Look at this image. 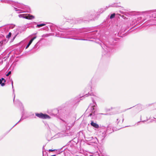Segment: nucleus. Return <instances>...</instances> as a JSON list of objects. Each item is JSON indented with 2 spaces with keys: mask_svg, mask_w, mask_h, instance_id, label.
Segmentation results:
<instances>
[{
  "mask_svg": "<svg viewBox=\"0 0 156 156\" xmlns=\"http://www.w3.org/2000/svg\"><path fill=\"white\" fill-rule=\"evenodd\" d=\"M15 27V26L14 25H11L9 26V28H10L13 29Z\"/></svg>",
  "mask_w": 156,
  "mask_h": 156,
  "instance_id": "17",
  "label": "nucleus"
},
{
  "mask_svg": "<svg viewBox=\"0 0 156 156\" xmlns=\"http://www.w3.org/2000/svg\"><path fill=\"white\" fill-rule=\"evenodd\" d=\"M1 42H0V44H1Z\"/></svg>",
  "mask_w": 156,
  "mask_h": 156,
  "instance_id": "30",
  "label": "nucleus"
},
{
  "mask_svg": "<svg viewBox=\"0 0 156 156\" xmlns=\"http://www.w3.org/2000/svg\"><path fill=\"white\" fill-rule=\"evenodd\" d=\"M32 42L31 41H30L29 42L28 44L26 46V49H27V48H28L29 47V46L30 45V44L32 43Z\"/></svg>",
  "mask_w": 156,
  "mask_h": 156,
  "instance_id": "11",
  "label": "nucleus"
},
{
  "mask_svg": "<svg viewBox=\"0 0 156 156\" xmlns=\"http://www.w3.org/2000/svg\"><path fill=\"white\" fill-rule=\"evenodd\" d=\"M107 8L101 9L98 10V13H102L103 12L105 11Z\"/></svg>",
  "mask_w": 156,
  "mask_h": 156,
  "instance_id": "8",
  "label": "nucleus"
},
{
  "mask_svg": "<svg viewBox=\"0 0 156 156\" xmlns=\"http://www.w3.org/2000/svg\"><path fill=\"white\" fill-rule=\"evenodd\" d=\"M5 83L4 82V83H2L1 84V86L2 87H3L5 85Z\"/></svg>",
  "mask_w": 156,
  "mask_h": 156,
  "instance_id": "20",
  "label": "nucleus"
},
{
  "mask_svg": "<svg viewBox=\"0 0 156 156\" xmlns=\"http://www.w3.org/2000/svg\"><path fill=\"white\" fill-rule=\"evenodd\" d=\"M11 71L9 72L7 74H6V76H8L10 74H11Z\"/></svg>",
  "mask_w": 156,
  "mask_h": 156,
  "instance_id": "19",
  "label": "nucleus"
},
{
  "mask_svg": "<svg viewBox=\"0 0 156 156\" xmlns=\"http://www.w3.org/2000/svg\"><path fill=\"white\" fill-rule=\"evenodd\" d=\"M15 6L16 7H17L19 8L23 9L24 6V5L23 4H21L19 3H15Z\"/></svg>",
  "mask_w": 156,
  "mask_h": 156,
  "instance_id": "5",
  "label": "nucleus"
},
{
  "mask_svg": "<svg viewBox=\"0 0 156 156\" xmlns=\"http://www.w3.org/2000/svg\"><path fill=\"white\" fill-rule=\"evenodd\" d=\"M2 80H1V79H0V84H1L2 83Z\"/></svg>",
  "mask_w": 156,
  "mask_h": 156,
  "instance_id": "24",
  "label": "nucleus"
},
{
  "mask_svg": "<svg viewBox=\"0 0 156 156\" xmlns=\"http://www.w3.org/2000/svg\"><path fill=\"white\" fill-rule=\"evenodd\" d=\"M90 94V95H93V93H92V94L91 93Z\"/></svg>",
  "mask_w": 156,
  "mask_h": 156,
  "instance_id": "27",
  "label": "nucleus"
},
{
  "mask_svg": "<svg viewBox=\"0 0 156 156\" xmlns=\"http://www.w3.org/2000/svg\"><path fill=\"white\" fill-rule=\"evenodd\" d=\"M37 37V36H35V37H33L31 39V40H30L32 42H33V41H34V39H36Z\"/></svg>",
  "mask_w": 156,
  "mask_h": 156,
  "instance_id": "15",
  "label": "nucleus"
},
{
  "mask_svg": "<svg viewBox=\"0 0 156 156\" xmlns=\"http://www.w3.org/2000/svg\"><path fill=\"white\" fill-rule=\"evenodd\" d=\"M79 40H86V39H79Z\"/></svg>",
  "mask_w": 156,
  "mask_h": 156,
  "instance_id": "26",
  "label": "nucleus"
},
{
  "mask_svg": "<svg viewBox=\"0 0 156 156\" xmlns=\"http://www.w3.org/2000/svg\"><path fill=\"white\" fill-rule=\"evenodd\" d=\"M85 96H86V97H87L88 96L87 95V94H86L85 95Z\"/></svg>",
  "mask_w": 156,
  "mask_h": 156,
  "instance_id": "28",
  "label": "nucleus"
},
{
  "mask_svg": "<svg viewBox=\"0 0 156 156\" xmlns=\"http://www.w3.org/2000/svg\"><path fill=\"white\" fill-rule=\"evenodd\" d=\"M96 97L95 96V98H94V99H96Z\"/></svg>",
  "mask_w": 156,
  "mask_h": 156,
  "instance_id": "29",
  "label": "nucleus"
},
{
  "mask_svg": "<svg viewBox=\"0 0 156 156\" xmlns=\"http://www.w3.org/2000/svg\"><path fill=\"white\" fill-rule=\"evenodd\" d=\"M12 88L13 89V92H14V89H13V82L12 81Z\"/></svg>",
  "mask_w": 156,
  "mask_h": 156,
  "instance_id": "21",
  "label": "nucleus"
},
{
  "mask_svg": "<svg viewBox=\"0 0 156 156\" xmlns=\"http://www.w3.org/2000/svg\"><path fill=\"white\" fill-rule=\"evenodd\" d=\"M45 25H46V24H45L42 23V24H41L37 25V27H38V28H39V27H41L45 26Z\"/></svg>",
  "mask_w": 156,
  "mask_h": 156,
  "instance_id": "9",
  "label": "nucleus"
},
{
  "mask_svg": "<svg viewBox=\"0 0 156 156\" xmlns=\"http://www.w3.org/2000/svg\"><path fill=\"white\" fill-rule=\"evenodd\" d=\"M15 94H14V99H13V101H14V99H15Z\"/></svg>",
  "mask_w": 156,
  "mask_h": 156,
  "instance_id": "25",
  "label": "nucleus"
},
{
  "mask_svg": "<svg viewBox=\"0 0 156 156\" xmlns=\"http://www.w3.org/2000/svg\"><path fill=\"white\" fill-rule=\"evenodd\" d=\"M49 36V35L48 34H43L42 35V37H47Z\"/></svg>",
  "mask_w": 156,
  "mask_h": 156,
  "instance_id": "14",
  "label": "nucleus"
},
{
  "mask_svg": "<svg viewBox=\"0 0 156 156\" xmlns=\"http://www.w3.org/2000/svg\"><path fill=\"white\" fill-rule=\"evenodd\" d=\"M115 14L114 13L112 14L110 16V18L111 19H112L114 18L115 17Z\"/></svg>",
  "mask_w": 156,
  "mask_h": 156,
  "instance_id": "12",
  "label": "nucleus"
},
{
  "mask_svg": "<svg viewBox=\"0 0 156 156\" xmlns=\"http://www.w3.org/2000/svg\"><path fill=\"white\" fill-rule=\"evenodd\" d=\"M23 119L21 118L20 119V120L17 122V123L15 125V126L16 125L18 122H19L20 121H21L23 120Z\"/></svg>",
  "mask_w": 156,
  "mask_h": 156,
  "instance_id": "22",
  "label": "nucleus"
},
{
  "mask_svg": "<svg viewBox=\"0 0 156 156\" xmlns=\"http://www.w3.org/2000/svg\"><path fill=\"white\" fill-rule=\"evenodd\" d=\"M23 9H24L25 10V11L24 12H18L17 13H20L22 12H27L28 13H30L31 12V9L30 8L27 6H26L24 5V6Z\"/></svg>",
  "mask_w": 156,
  "mask_h": 156,
  "instance_id": "4",
  "label": "nucleus"
},
{
  "mask_svg": "<svg viewBox=\"0 0 156 156\" xmlns=\"http://www.w3.org/2000/svg\"><path fill=\"white\" fill-rule=\"evenodd\" d=\"M11 33L10 32H9V34L6 37L8 38H9L11 37Z\"/></svg>",
  "mask_w": 156,
  "mask_h": 156,
  "instance_id": "13",
  "label": "nucleus"
},
{
  "mask_svg": "<svg viewBox=\"0 0 156 156\" xmlns=\"http://www.w3.org/2000/svg\"><path fill=\"white\" fill-rule=\"evenodd\" d=\"M55 150L54 149V150H51V149H49V151H54Z\"/></svg>",
  "mask_w": 156,
  "mask_h": 156,
  "instance_id": "23",
  "label": "nucleus"
},
{
  "mask_svg": "<svg viewBox=\"0 0 156 156\" xmlns=\"http://www.w3.org/2000/svg\"><path fill=\"white\" fill-rule=\"evenodd\" d=\"M14 9H15V10L16 11H21V10L18 9L17 8H16V7H14Z\"/></svg>",
  "mask_w": 156,
  "mask_h": 156,
  "instance_id": "18",
  "label": "nucleus"
},
{
  "mask_svg": "<svg viewBox=\"0 0 156 156\" xmlns=\"http://www.w3.org/2000/svg\"><path fill=\"white\" fill-rule=\"evenodd\" d=\"M18 16L20 18H23L30 20L33 19L35 18V17L34 16L28 14H19L18 15Z\"/></svg>",
  "mask_w": 156,
  "mask_h": 156,
  "instance_id": "2",
  "label": "nucleus"
},
{
  "mask_svg": "<svg viewBox=\"0 0 156 156\" xmlns=\"http://www.w3.org/2000/svg\"><path fill=\"white\" fill-rule=\"evenodd\" d=\"M1 1L2 2H5L8 4H11L12 3V1L9 0H2Z\"/></svg>",
  "mask_w": 156,
  "mask_h": 156,
  "instance_id": "7",
  "label": "nucleus"
},
{
  "mask_svg": "<svg viewBox=\"0 0 156 156\" xmlns=\"http://www.w3.org/2000/svg\"><path fill=\"white\" fill-rule=\"evenodd\" d=\"M1 80H2V81H3L5 83L6 82V80H5L3 78H2L1 79H0Z\"/></svg>",
  "mask_w": 156,
  "mask_h": 156,
  "instance_id": "16",
  "label": "nucleus"
},
{
  "mask_svg": "<svg viewBox=\"0 0 156 156\" xmlns=\"http://www.w3.org/2000/svg\"><path fill=\"white\" fill-rule=\"evenodd\" d=\"M74 122H73L71 124V125H70L69 123H68L67 124V126L70 127H72V126H73L74 125Z\"/></svg>",
  "mask_w": 156,
  "mask_h": 156,
  "instance_id": "10",
  "label": "nucleus"
},
{
  "mask_svg": "<svg viewBox=\"0 0 156 156\" xmlns=\"http://www.w3.org/2000/svg\"><path fill=\"white\" fill-rule=\"evenodd\" d=\"M35 115L37 117L42 119H50V117L48 115L45 114H43L42 113H35Z\"/></svg>",
  "mask_w": 156,
  "mask_h": 156,
  "instance_id": "3",
  "label": "nucleus"
},
{
  "mask_svg": "<svg viewBox=\"0 0 156 156\" xmlns=\"http://www.w3.org/2000/svg\"><path fill=\"white\" fill-rule=\"evenodd\" d=\"M90 124L91 126L94 127V128L98 129L99 127V125L96 123H94L93 121H91V122L90 123Z\"/></svg>",
  "mask_w": 156,
  "mask_h": 156,
  "instance_id": "6",
  "label": "nucleus"
},
{
  "mask_svg": "<svg viewBox=\"0 0 156 156\" xmlns=\"http://www.w3.org/2000/svg\"><path fill=\"white\" fill-rule=\"evenodd\" d=\"M94 98H92V101L93 102V104L90 105L86 111V112H88L89 111H90V113L89 114V116L90 117H93L94 116L95 114V107L96 104L94 103Z\"/></svg>",
  "mask_w": 156,
  "mask_h": 156,
  "instance_id": "1",
  "label": "nucleus"
}]
</instances>
